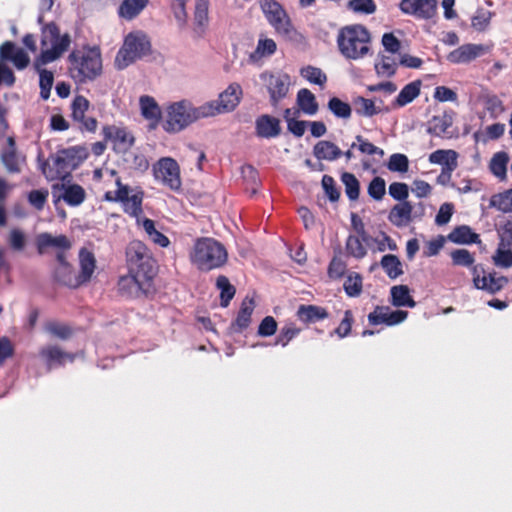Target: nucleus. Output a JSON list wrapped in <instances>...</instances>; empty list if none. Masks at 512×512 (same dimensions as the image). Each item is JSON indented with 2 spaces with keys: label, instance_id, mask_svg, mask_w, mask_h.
<instances>
[{
  "label": "nucleus",
  "instance_id": "f8f14e48",
  "mask_svg": "<svg viewBox=\"0 0 512 512\" xmlns=\"http://www.w3.org/2000/svg\"><path fill=\"white\" fill-rule=\"evenodd\" d=\"M153 174L156 180L161 181L172 190H179L181 187L180 168L178 163L170 158H161L153 167Z\"/></svg>",
  "mask_w": 512,
  "mask_h": 512
},
{
  "label": "nucleus",
  "instance_id": "bf43d9fd",
  "mask_svg": "<svg viewBox=\"0 0 512 512\" xmlns=\"http://www.w3.org/2000/svg\"><path fill=\"white\" fill-rule=\"evenodd\" d=\"M387 167L392 172L405 173L409 168V160L406 155L395 153L390 156Z\"/></svg>",
  "mask_w": 512,
  "mask_h": 512
},
{
  "label": "nucleus",
  "instance_id": "7c9ffc66",
  "mask_svg": "<svg viewBox=\"0 0 512 512\" xmlns=\"http://www.w3.org/2000/svg\"><path fill=\"white\" fill-rule=\"evenodd\" d=\"M448 240L455 244L479 243V235L467 226L461 225L454 228L448 235Z\"/></svg>",
  "mask_w": 512,
  "mask_h": 512
},
{
  "label": "nucleus",
  "instance_id": "6e6d98bb",
  "mask_svg": "<svg viewBox=\"0 0 512 512\" xmlns=\"http://www.w3.org/2000/svg\"><path fill=\"white\" fill-rule=\"evenodd\" d=\"M7 242L12 250L23 251L26 247V234L19 228H12L9 231Z\"/></svg>",
  "mask_w": 512,
  "mask_h": 512
},
{
  "label": "nucleus",
  "instance_id": "69168bd1",
  "mask_svg": "<svg viewBox=\"0 0 512 512\" xmlns=\"http://www.w3.org/2000/svg\"><path fill=\"white\" fill-rule=\"evenodd\" d=\"M300 331L293 323L285 325L276 339V344L285 347Z\"/></svg>",
  "mask_w": 512,
  "mask_h": 512
},
{
  "label": "nucleus",
  "instance_id": "412c9836",
  "mask_svg": "<svg viewBox=\"0 0 512 512\" xmlns=\"http://www.w3.org/2000/svg\"><path fill=\"white\" fill-rule=\"evenodd\" d=\"M485 51V47L481 44H464L450 52L447 59L454 64L469 63L483 55Z\"/></svg>",
  "mask_w": 512,
  "mask_h": 512
},
{
  "label": "nucleus",
  "instance_id": "20e7f679",
  "mask_svg": "<svg viewBox=\"0 0 512 512\" xmlns=\"http://www.w3.org/2000/svg\"><path fill=\"white\" fill-rule=\"evenodd\" d=\"M71 37L68 33L60 34L58 26L54 22L45 24L41 29V46L50 48L42 49L34 59L33 66L43 67L59 59L69 48Z\"/></svg>",
  "mask_w": 512,
  "mask_h": 512
},
{
  "label": "nucleus",
  "instance_id": "39448f33",
  "mask_svg": "<svg viewBox=\"0 0 512 512\" xmlns=\"http://www.w3.org/2000/svg\"><path fill=\"white\" fill-rule=\"evenodd\" d=\"M261 9L275 32L285 41L302 43L303 35L293 26L289 15L281 4L274 0H264Z\"/></svg>",
  "mask_w": 512,
  "mask_h": 512
},
{
  "label": "nucleus",
  "instance_id": "f704fd0d",
  "mask_svg": "<svg viewBox=\"0 0 512 512\" xmlns=\"http://www.w3.org/2000/svg\"><path fill=\"white\" fill-rule=\"evenodd\" d=\"M409 288L406 285H397L391 288V303L395 307H410L413 308L416 302L409 294Z\"/></svg>",
  "mask_w": 512,
  "mask_h": 512
},
{
  "label": "nucleus",
  "instance_id": "9b49d317",
  "mask_svg": "<svg viewBox=\"0 0 512 512\" xmlns=\"http://www.w3.org/2000/svg\"><path fill=\"white\" fill-rule=\"evenodd\" d=\"M241 96V86L237 83H231L222 93H220L217 100L205 103L204 109H206L208 117L231 112L240 103Z\"/></svg>",
  "mask_w": 512,
  "mask_h": 512
},
{
  "label": "nucleus",
  "instance_id": "09e8293b",
  "mask_svg": "<svg viewBox=\"0 0 512 512\" xmlns=\"http://www.w3.org/2000/svg\"><path fill=\"white\" fill-rule=\"evenodd\" d=\"M354 108L358 115L364 117H372L380 112L373 100L361 96L354 100Z\"/></svg>",
  "mask_w": 512,
  "mask_h": 512
},
{
  "label": "nucleus",
  "instance_id": "f3484780",
  "mask_svg": "<svg viewBox=\"0 0 512 512\" xmlns=\"http://www.w3.org/2000/svg\"><path fill=\"white\" fill-rule=\"evenodd\" d=\"M105 140L113 144V149L117 153L127 152L134 144V137L123 127L105 126L103 128Z\"/></svg>",
  "mask_w": 512,
  "mask_h": 512
},
{
  "label": "nucleus",
  "instance_id": "393cba45",
  "mask_svg": "<svg viewBox=\"0 0 512 512\" xmlns=\"http://www.w3.org/2000/svg\"><path fill=\"white\" fill-rule=\"evenodd\" d=\"M79 266L80 272L78 274L79 281L82 284L91 280L92 275L96 268V259L93 252L86 248H81L79 251Z\"/></svg>",
  "mask_w": 512,
  "mask_h": 512
},
{
  "label": "nucleus",
  "instance_id": "ea45409f",
  "mask_svg": "<svg viewBox=\"0 0 512 512\" xmlns=\"http://www.w3.org/2000/svg\"><path fill=\"white\" fill-rule=\"evenodd\" d=\"M458 154L454 150H436L429 155V162L432 164H439L442 168H448V166L458 165L457 163Z\"/></svg>",
  "mask_w": 512,
  "mask_h": 512
},
{
  "label": "nucleus",
  "instance_id": "5701e85b",
  "mask_svg": "<svg viewBox=\"0 0 512 512\" xmlns=\"http://www.w3.org/2000/svg\"><path fill=\"white\" fill-rule=\"evenodd\" d=\"M255 130L260 138H275L281 133L280 121L268 114L261 115L255 121Z\"/></svg>",
  "mask_w": 512,
  "mask_h": 512
},
{
  "label": "nucleus",
  "instance_id": "13d9d810",
  "mask_svg": "<svg viewBox=\"0 0 512 512\" xmlns=\"http://www.w3.org/2000/svg\"><path fill=\"white\" fill-rule=\"evenodd\" d=\"M450 256L456 266L471 267L475 262L474 255L467 249L453 250Z\"/></svg>",
  "mask_w": 512,
  "mask_h": 512
},
{
  "label": "nucleus",
  "instance_id": "2f4dec72",
  "mask_svg": "<svg viewBox=\"0 0 512 512\" xmlns=\"http://www.w3.org/2000/svg\"><path fill=\"white\" fill-rule=\"evenodd\" d=\"M398 63L392 56L379 54L374 69L379 77L391 78L396 74Z\"/></svg>",
  "mask_w": 512,
  "mask_h": 512
},
{
  "label": "nucleus",
  "instance_id": "de8ad7c7",
  "mask_svg": "<svg viewBox=\"0 0 512 512\" xmlns=\"http://www.w3.org/2000/svg\"><path fill=\"white\" fill-rule=\"evenodd\" d=\"M341 181L345 187V193L349 200L355 201L359 198L360 184L354 174L344 172L341 175Z\"/></svg>",
  "mask_w": 512,
  "mask_h": 512
},
{
  "label": "nucleus",
  "instance_id": "bb28decb",
  "mask_svg": "<svg viewBox=\"0 0 512 512\" xmlns=\"http://www.w3.org/2000/svg\"><path fill=\"white\" fill-rule=\"evenodd\" d=\"M328 315L329 314L325 308L312 304H302L298 307L296 312L298 320L304 324H310L324 320L328 317Z\"/></svg>",
  "mask_w": 512,
  "mask_h": 512
},
{
  "label": "nucleus",
  "instance_id": "052dcab7",
  "mask_svg": "<svg viewBox=\"0 0 512 512\" xmlns=\"http://www.w3.org/2000/svg\"><path fill=\"white\" fill-rule=\"evenodd\" d=\"M89 101L82 95H77L71 103L72 117L75 121L83 120L89 108Z\"/></svg>",
  "mask_w": 512,
  "mask_h": 512
},
{
  "label": "nucleus",
  "instance_id": "680f3d73",
  "mask_svg": "<svg viewBox=\"0 0 512 512\" xmlns=\"http://www.w3.org/2000/svg\"><path fill=\"white\" fill-rule=\"evenodd\" d=\"M491 17L490 11L479 8L471 19V25L477 31H484L488 27Z\"/></svg>",
  "mask_w": 512,
  "mask_h": 512
},
{
  "label": "nucleus",
  "instance_id": "aec40b11",
  "mask_svg": "<svg viewBox=\"0 0 512 512\" xmlns=\"http://www.w3.org/2000/svg\"><path fill=\"white\" fill-rule=\"evenodd\" d=\"M56 189L62 191L58 196V200L62 199L67 205L77 207L81 205L86 199V192L79 184H61L53 185L52 192L55 196Z\"/></svg>",
  "mask_w": 512,
  "mask_h": 512
},
{
  "label": "nucleus",
  "instance_id": "8fccbe9b",
  "mask_svg": "<svg viewBox=\"0 0 512 512\" xmlns=\"http://www.w3.org/2000/svg\"><path fill=\"white\" fill-rule=\"evenodd\" d=\"M481 281L480 289L491 294L500 291L508 283V279L505 276L495 277L493 274L483 275Z\"/></svg>",
  "mask_w": 512,
  "mask_h": 512
},
{
  "label": "nucleus",
  "instance_id": "1a4fd4ad",
  "mask_svg": "<svg viewBox=\"0 0 512 512\" xmlns=\"http://www.w3.org/2000/svg\"><path fill=\"white\" fill-rule=\"evenodd\" d=\"M151 50L148 37L140 31L129 33L115 58V65L122 70L136 60L147 55Z\"/></svg>",
  "mask_w": 512,
  "mask_h": 512
},
{
  "label": "nucleus",
  "instance_id": "4be33fe9",
  "mask_svg": "<svg viewBox=\"0 0 512 512\" xmlns=\"http://www.w3.org/2000/svg\"><path fill=\"white\" fill-rule=\"evenodd\" d=\"M36 246L38 252L42 254L47 248L67 251L71 248V242L65 235L53 236L50 233L44 232L37 236Z\"/></svg>",
  "mask_w": 512,
  "mask_h": 512
},
{
  "label": "nucleus",
  "instance_id": "0eeeda50",
  "mask_svg": "<svg viewBox=\"0 0 512 512\" xmlns=\"http://www.w3.org/2000/svg\"><path fill=\"white\" fill-rule=\"evenodd\" d=\"M6 62H11L17 70H24L30 64V57L12 41H5L0 45V86L12 87L16 77Z\"/></svg>",
  "mask_w": 512,
  "mask_h": 512
},
{
  "label": "nucleus",
  "instance_id": "9d476101",
  "mask_svg": "<svg viewBox=\"0 0 512 512\" xmlns=\"http://www.w3.org/2000/svg\"><path fill=\"white\" fill-rule=\"evenodd\" d=\"M128 269L148 279L155 276V260L147 246L141 241H131L126 249Z\"/></svg>",
  "mask_w": 512,
  "mask_h": 512
},
{
  "label": "nucleus",
  "instance_id": "a18cd8bd",
  "mask_svg": "<svg viewBox=\"0 0 512 512\" xmlns=\"http://www.w3.org/2000/svg\"><path fill=\"white\" fill-rule=\"evenodd\" d=\"M490 206L503 213L512 212V188L495 194L490 199Z\"/></svg>",
  "mask_w": 512,
  "mask_h": 512
},
{
  "label": "nucleus",
  "instance_id": "7ed1b4c3",
  "mask_svg": "<svg viewBox=\"0 0 512 512\" xmlns=\"http://www.w3.org/2000/svg\"><path fill=\"white\" fill-rule=\"evenodd\" d=\"M89 153L84 146H72L57 151L53 157V165L44 162L41 165L42 173L48 180L64 179L70 172L84 162Z\"/></svg>",
  "mask_w": 512,
  "mask_h": 512
},
{
  "label": "nucleus",
  "instance_id": "58836bf2",
  "mask_svg": "<svg viewBox=\"0 0 512 512\" xmlns=\"http://www.w3.org/2000/svg\"><path fill=\"white\" fill-rule=\"evenodd\" d=\"M143 192H138L131 195L129 198L122 201L124 212L131 217L136 218L137 223H140V216L142 210Z\"/></svg>",
  "mask_w": 512,
  "mask_h": 512
},
{
  "label": "nucleus",
  "instance_id": "4c0bfd02",
  "mask_svg": "<svg viewBox=\"0 0 512 512\" xmlns=\"http://www.w3.org/2000/svg\"><path fill=\"white\" fill-rule=\"evenodd\" d=\"M380 264L390 279H396L404 273L401 261L394 254L384 255Z\"/></svg>",
  "mask_w": 512,
  "mask_h": 512
},
{
  "label": "nucleus",
  "instance_id": "72a5a7b5",
  "mask_svg": "<svg viewBox=\"0 0 512 512\" xmlns=\"http://www.w3.org/2000/svg\"><path fill=\"white\" fill-rule=\"evenodd\" d=\"M421 81L416 80L405 85L393 102L395 107H403L411 103L420 94Z\"/></svg>",
  "mask_w": 512,
  "mask_h": 512
},
{
  "label": "nucleus",
  "instance_id": "4468645a",
  "mask_svg": "<svg viewBox=\"0 0 512 512\" xmlns=\"http://www.w3.org/2000/svg\"><path fill=\"white\" fill-rule=\"evenodd\" d=\"M400 11L419 20H432L438 14L437 0H401Z\"/></svg>",
  "mask_w": 512,
  "mask_h": 512
},
{
  "label": "nucleus",
  "instance_id": "2eb2a0df",
  "mask_svg": "<svg viewBox=\"0 0 512 512\" xmlns=\"http://www.w3.org/2000/svg\"><path fill=\"white\" fill-rule=\"evenodd\" d=\"M152 286V280L135 273L120 277L118 281L119 292L127 297L138 298L146 295Z\"/></svg>",
  "mask_w": 512,
  "mask_h": 512
},
{
  "label": "nucleus",
  "instance_id": "603ef678",
  "mask_svg": "<svg viewBox=\"0 0 512 512\" xmlns=\"http://www.w3.org/2000/svg\"><path fill=\"white\" fill-rule=\"evenodd\" d=\"M346 7L348 10L362 15L373 14L377 8L374 0H349Z\"/></svg>",
  "mask_w": 512,
  "mask_h": 512
},
{
  "label": "nucleus",
  "instance_id": "b1692460",
  "mask_svg": "<svg viewBox=\"0 0 512 512\" xmlns=\"http://www.w3.org/2000/svg\"><path fill=\"white\" fill-rule=\"evenodd\" d=\"M141 115L150 121V128L155 129L161 120V109L156 100L149 95L139 98Z\"/></svg>",
  "mask_w": 512,
  "mask_h": 512
},
{
  "label": "nucleus",
  "instance_id": "c85d7f7f",
  "mask_svg": "<svg viewBox=\"0 0 512 512\" xmlns=\"http://www.w3.org/2000/svg\"><path fill=\"white\" fill-rule=\"evenodd\" d=\"M313 154L318 160L335 161L343 152L333 142L321 140L315 144Z\"/></svg>",
  "mask_w": 512,
  "mask_h": 512
},
{
  "label": "nucleus",
  "instance_id": "79ce46f5",
  "mask_svg": "<svg viewBox=\"0 0 512 512\" xmlns=\"http://www.w3.org/2000/svg\"><path fill=\"white\" fill-rule=\"evenodd\" d=\"M277 45L273 39L259 38L256 49L251 53L250 59L258 61L263 57H269L276 52Z\"/></svg>",
  "mask_w": 512,
  "mask_h": 512
},
{
  "label": "nucleus",
  "instance_id": "a878e982",
  "mask_svg": "<svg viewBox=\"0 0 512 512\" xmlns=\"http://www.w3.org/2000/svg\"><path fill=\"white\" fill-rule=\"evenodd\" d=\"M413 207L410 202L396 204L389 212L388 220L396 227H404L412 220Z\"/></svg>",
  "mask_w": 512,
  "mask_h": 512
},
{
  "label": "nucleus",
  "instance_id": "473e14b6",
  "mask_svg": "<svg viewBox=\"0 0 512 512\" xmlns=\"http://www.w3.org/2000/svg\"><path fill=\"white\" fill-rule=\"evenodd\" d=\"M297 105L303 113L310 116L315 115L319 109L315 95L306 88L300 89L298 91Z\"/></svg>",
  "mask_w": 512,
  "mask_h": 512
},
{
  "label": "nucleus",
  "instance_id": "cd10ccee",
  "mask_svg": "<svg viewBox=\"0 0 512 512\" xmlns=\"http://www.w3.org/2000/svg\"><path fill=\"white\" fill-rule=\"evenodd\" d=\"M452 124L453 117L450 113L435 115L428 122L427 132L437 137H450L448 129Z\"/></svg>",
  "mask_w": 512,
  "mask_h": 512
},
{
  "label": "nucleus",
  "instance_id": "338daca9",
  "mask_svg": "<svg viewBox=\"0 0 512 512\" xmlns=\"http://www.w3.org/2000/svg\"><path fill=\"white\" fill-rule=\"evenodd\" d=\"M353 322H354V317H353L352 311L351 310H346L344 312V317H343L341 323L334 330V333L339 338L347 337L350 334V332H351V328H352Z\"/></svg>",
  "mask_w": 512,
  "mask_h": 512
},
{
  "label": "nucleus",
  "instance_id": "3c124183",
  "mask_svg": "<svg viewBox=\"0 0 512 512\" xmlns=\"http://www.w3.org/2000/svg\"><path fill=\"white\" fill-rule=\"evenodd\" d=\"M44 330L51 334L52 336L59 338L61 340H66L70 338L73 334L72 328L64 323H60L57 321H49L45 324Z\"/></svg>",
  "mask_w": 512,
  "mask_h": 512
},
{
  "label": "nucleus",
  "instance_id": "423d86ee",
  "mask_svg": "<svg viewBox=\"0 0 512 512\" xmlns=\"http://www.w3.org/2000/svg\"><path fill=\"white\" fill-rule=\"evenodd\" d=\"M208 117L204 104L194 107L190 102L182 100L167 107V118L163 129L169 133H177L200 118Z\"/></svg>",
  "mask_w": 512,
  "mask_h": 512
},
{
  "label": "nucleus",
  "instance_id": "e433bc0d",
  "mask_svg": "<svg viewBox=\"0 0 512 512\" xmlns=\"http://www.w3.org/2000/svg\"><path fill=\"white\" fill-rule=\"evenodd\" d=\"M55 279L62 285L70 288H77L81 286L78 275L74 274L73 267L71 265H64V267H58L54 273Z\"/></svg>",
  "mask_w": 512,
  "mask_h": 512
},
{
  "label": "nucleus",
  "instance_id": "49530a36",
  "mask_svg": "<svg viewBox=\"0 0 512 512\" xmlns=\"http://www.w3.org/2000/svg\"><path fill=\"white\" fill-rule=\"evenodd\" d=\"M327 107L329 111L337 118L349 119L352 114V108L349 103L342 101L338 97L329 99Z\"/></svg>",
  "mask_w": 512,
  "mask_h": 512
},
{
  "label": "nucleus",
  "instance_id": "f03ea898",
  "mask_svg": "<svg viewBox=\"0 0 512 512\" xmlns=\"http://www.w3.org/2000/svg\"><path fill=\"white\" fill-rule=\"evenodd\" d=\"M370 44V32L361 24L345 26L337 35L339 52L349 60H359L367 56L371 51Z\"/></svg>",
  "mask_w": 512,
  "mask_h": 512
},
{
  "label": "nucleus",
  "instance_id": "e2e57ef3",
  "mask_svg": "<svg viewBox=\"0 0 512 512\" xmlns=\"http://www.w3.org/2000/svg\"><path fill=\"white\" fill-rule=\"evenodd\" d=\"M343 288L349 297H357L362 292V278L359 274L349 275L343 284Z\"/></svg>",
  "mask_w": 512,
  "mask_h": 512
},
{
  "label": "nucleus",
  "instance_id": "4d7b16f0",
  "mask_svg": "<svg viewBox=\"0 0 512 512\" xmlns=\"http://www.w3.org/2000/svg\"><path fill=\"white\" fill-rule=\"evenodd\" d=\"M355 140H356V142L352 143L351 148L357 147L358 150L362 154H366V155L378 154L380 157H382L384 155V151L381 148L375 146L374 144L369 142L367 139H365L363 136L357 135L355 137Z\"/></svg>",
  "mask_w": 512,
  "mask_h": 512
},
{
  "label": "nucleus",
  "instance_id": "774afa93",
  "mask_svg": "<svg viewBox=\"0 0 512 512\" xmlns=\"http://www.w3.org/2000/svg\"><path fill=\"white\" fill-rule=\"evenodd\" d=\"M389 195L398 201H406L409 195L408 185L402 182H393L389 185Z\"/></svg>",
  "mask_w": 512,
  "mask_h": 512
},
{
  "label": "nucleus",
  "instance_id": "864d4df0",
  "mask_svg": "<svg viewBox=\"0 0 512 512\" xmlns=\"http://www.w3.org/2000/svg\"><path fill=\"white\" fill-rule=\"evenodd\" d=\"M301 76L305 78L307 81L313 84H317L319 86H323L327 81V76L322 72L320 68L313 66H306L300 71Z\"/></svg>",
  "mask_w": 512,
  "mask_h": 512
},
{
  "label": "nucleus",
  "instance_id": "a211bd4d",
  "mask_svg": "<svg viewBox=\"0 0 512 512\" xmlns=\"http://www.w3.org/2000/svg\"><path fill=\"white\" fill-rule=\"evenodd\" d=\"M408 313L403 310L392 311L387 306H376L374 311L369 313L368 322L376 326L385 324L387 326L397 325L407 318Z\"/></svg>",
  "mask_w": 512,
  "mask_h": 512
},
{
  "label": "nucleus",
  "instance_id": "a19ab883",
  "mask_svg": "<svg viewBox=\"0 0 512 512\" xmlns=\"http://www.w3.org/2000/svg\"><path fill=\"white\" fill-rule=\"evenodd\" d=\"M216 287L220 290V305L227 307L236 293L235 287L229 282V279L220 275L216 279Z\"/></svg>",
  "mask_w": 512,
  "mask_h": 512
},
{
  "label": "nucleus",
  "instance_id": "c756f323",
  "mask_svg": "<svg viewBox=\"0 0 512 512\" xmlns=\"http://www.w3.org/2000/svg\"><path fill=\"white\" fill-rule=\"evenodd\" d=\"M255 307L254 300L246 297L242 303L235 322L232 324L234 331L241 332L246 329L251 322V316Z\"/></svg>",
  "mask_w": 512,
  "mask_h": 512
},
{
  "label": "nucleus",
  "instance_id": "dca6fc26",
  "mask_svg": "<svg viewBox=\"0 0 512 512\" xmlns=\"http://www.w3.org/2000/svg\"><path fill=\"white\" fill-rule=\"evenodd\" d=\"M6 142V146L0 152V160L8 173H20L26 163V157L17 150L16 141L13 136H9Z\"/></svg>",
  "mask_w": 512,
  "mask_h": 512
},
{
  "label": "nucleus",
  "instance_id": "6ab92c4d",
  "mask_svg": "<svg viewBox=\"0 0 512 512\" xmlns=\"http://www.w3.org/2000/svg\"><path fill=\"white\" fill-rule=\"evenodd\" d=\"M39 357L46 365L48 371L63 366L67 361L73 362L75 355L63 351L56 345H47L39 350Z\"/></svg>",
  "mask_w": 512,
  "mask_h": 512
},
{
  "label": "nucleus",
  "instance_id": "c03bdc74",
  "mask_svg": "<svg viewBox=\"0 0 512 512\" xmlns=\"http://www.w3.org/2000/svg\"><path fill=\"white\" fill-rule=\"evenodd\" d=\"M34 69L39 73L40 97L43 100H48L54 83V74L42 67L34 66Z\"/></svg>",
  "mask_w": 512,
  "mask_h": 512
},
{
  "label": "nucleus",
  "instance_id": "c9c22d12",
  "mask_svg": "<svg viewBox=\"0 0 512 512\" xmlns=\"http://www.w3.org/2000/svg\"><path fill=\"white\" fill-rule=\"evenodd\" d=\"M149 0H123L118 9L120 17L131 20L147 6Z\"/></svg>",
  "mask_w": 512,
  "mask_h": 512
},
{
  "label": "nucleus",
  "instance_id": "37998d69",
  "mask_svg": "<svg viewBox=\"0 0 512 512\" xmlns=\"http://www.w3.org/2000/svg\"><path fill=\"white\" fill-rule=\"evenodd\" d=\"M509 156L506 152L500 151L493 155L490 161V170L497 178L504 180L506 178L507 164Z\"/></svg>",
  "mask_w": 512,
  "mask_h": 512
},
{
  "label": "nucleus",
  "instance_id": "f257e3e1",
  "mask_svg": "<svg viewBox=\"0 0 512 512\" xmlns=\"http://www.w3.org/2000/svg\"><path fill=\"white\" fill-rule=\"evenodd\" d=\"M191 263L202 272H209L225 265L228 253L222 243L210 237L196 239L190 251Z\"/></svg>",
  "mask_w": 512,
  "mask_h": 512
},
{
  "label": "nucleus",
  "instance_id": "0e129e2a",
  "mask_svg": "<svg viewBox=\"0 0 512 512\" xmlns=\"http://www.w3.org/2000/svg\"><path fill=\"white\" fill-rule=\"evenodd\" d=\"M386 192V183L385 180L381 177H375L369 183L368 186V195L374 200H381Z\"/></svg>",
  "mask_w": 512,
  "mask_h": 512
},
{
  "label": "nucleus",
  "instance_id": "6e6552de",
  "mask_svg": "<svg viewBox=\"0 0 512 512\" xmlns=\"http://www.w3.org/2000/svg\"><path fill=\"white\" fill-rule=\"evenodd\" d=\"M68 60L70 62V75L76 82L92 81L101 73V56L95 50L87 52L72 51Z\"/></svg>",
  "mask_w": 512,
  "mask_h": 512
},
{
  "label": "nucleus",
  "instance_id": "ddd939ff",
  "mask_svg": "<svg viewBox=\"0 0 512 512\" xmlns=\"http://www.w3.org/2000/svg\"><path fill=\"white\" fill-rule=\"evenodd\" d=\"M260 78L267 88L271 105L276 107L288 94L290 76L288 74L264 72L260 75Z\"/></svg>",
  "mask_w": 512,
  "mask_h": 512
},
{
  "label": "nucleus",
  "instance_id": "5fc2aeb1",
  "mask_svg": "<svg viewBox=\"0 0 512 512\" xmlns=\"http://www.w3.org/2000/svg\"><path fill=\"white\" fill-rule=\"evenodd\" d=\"M346 250L349 255L356 259H362L366 256L367 250L357 236L349 235L346 240Z\"/></svg>",
  "mask_w": 512,
  "mask_h": 512
}]
</instances>
